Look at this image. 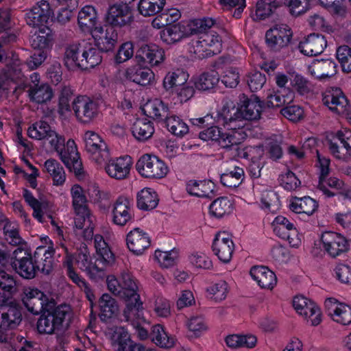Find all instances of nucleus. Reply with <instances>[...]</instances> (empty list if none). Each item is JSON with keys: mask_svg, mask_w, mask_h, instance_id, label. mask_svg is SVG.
Wrapping results in <instances>:
<instances>
[{"mask_svg": "<svg viewBox=\"0 0 351 351\" xmlns=\"http://www.w3.org/2000/svg\"><path fill=\"white\" fill-rule=\"evenodd\" d=\"M228 110L221 108L219 111V122L223 125V129L217 126L208 128L199 133V138L205 141H214L223 149H231L241 143L247 134L236 128L241 127V123L230 121L228 114Z\"/></svg>", "mask_w": 351, "mask_h": 351, "instance_id": "1", "label": "nucleus"}, {"mask_svg": "<svg viewBox=\"0 0 351 351\" xmlns=\"http://www.w3.org/2000/svg\"><path fill=\"white\" fill-rule=\"evenodd\" d=\"M101 61V52L91 43L82 42L69 45L65 48L64 62L69 70H88L99 65Z\"/></svg>", "mask_w": 351, "mask_h": 351, "instance_id": "2", "label": "nucleus"}, {"mask_svg": "<svg viewBox=\"0 0 351 351\" xmlns=\"http://www.w3.org/2000/svg\"><path fill=\"white\" fill-rule=\"evenodd\" d=\"M72 207L76 215L75 226L82 230V234L86 240L93 237L95 217L91 214L87 206V198L84 189L78 184H73L70 189Z\"/></svg>", "mask_w": 351, "mask_h": 351, "instance_id": "3", "label": "nucleus"}, {"mask_svg": "<svg viewBox=\"0 0 351 351\" xmlns=\"http://www.w3.org/2000/svg\"><path fill=\"white\" fill-rule=\"evenodd\" d=\"M228 110V114L231 118L230 121L241 123V127L236 130H241L247 134L245 128V120L254 121L261 118L263 112V103L256 97L250 99H245L237 108L232 101H225L221 107Z\"/></svg>", "mask_w": 351, "mask_h": 351, "instance_id": "4", "label": "nucleus"}, {"mask_svg": "<svg viewBox=\"0 0 351 351\" xmlns=\"http://www.w3.org/2000/svg\"><path fill=\"white\" fill-rule=\"evenodd\" d=\"M40 313L36 323L38 332L41 335H53L62 330L69 307L60 305L51 308V306Z\"/></svg>", "mask_w": 351, "mask_h": 351, "instance_id": "5", "label": "nucleus"}, {"mask_svg": "<svg viewBox=\"0 0 351 351\" xmlns=\"http://www.w3.org/2000/svg\"><path fill=\"white\" fill-rule=\"evenodd\" d=\"M84 148L89 158L101 165L110 158V151L104 139L93 130L86 131L82 136Z\"/></svg>", "mask_w": 351, "mask_h": 351, "instance_id": "6", "label": "nucleus"}, {"mask_svg": "<svg viewBox=\"0 0 351 351\" xmlns=\"http://www.w3.org/2000/svg\"><path fill=\"white\" fill-rule=\"evenodd\" d=\"M222 43L220 36L214 32L202 34L191 43L190 51L198 58L218 54L221 51Z\"/></svg>", "mask_w": 351, "mask_h": 351, "instance_id": "7", "label": "nucleus"}, {"mask_svg": "<svg viewBox=\"0 0 351 351\" xmlns=\"http://www.w3.org/2000/svg\"><path fill=\"white\" fill-rule=\"evenodd\" d=\"M137 171L144 178L161 179L168 173V167L165 162L155 156L144 154L136 164Z\"/></svg>", "mask_w": 351, "mask_h": 351, "instance_id": "8", "label": "nucleus"}, {"mask_svg": "<svg viewBox=\"0 0 351 351\" xmlns=\"http://www.w3.org/2000/svg\"><path fill=\"white\" fill-rule=\"evenodd\" d=\"M320 241L322 250L331 258L340 256L349 250L348 240L345 236L336 232L326 231L323 232Z\"/></svg>", "mask_w": 351, "mask_h": 351, "instance_id": "9", "label": "nucleus"}, {"mask_svg": "<svg viewBox=\"0 0 351 351\" xmlns=\"http://www.w3.org/2000/svg\"><path fill=\"white\" fill-rule=\"evenodd\" d=\"M76 265L79 269L93 280L103 278L106 275L107 267L104 264L97 262V258L93 262L90 252L86 247H83L74 256L73 265Z\"/></svg>", "mask_w": 351, "mask_h": 351, "instance_id": "10", "label": "nucleus"}, {"mask_svg": "<svg viewBox=\"0 0 351 351\" xmlns=\"http://www.w3.org/2000/svg\"><path fill=\"white\" fill-rule=\"evenodd\" d=\"M293 306L307 324L317 326L322 322V312L319 306L310 299L297 295L293 300Z\"/></svg>", "mask_w": 351, "mask_h": 351, "instance_id": "11", "label": "nucleus"}, {"mask_svg": "<svg viewBox=\"0 0 351 351\" xmlns=\"http://www.w3.org/2000/svg\"><path fill=\"white\" fill-rule=\"evenodd\" d=\"M12 265L24 278L32 279L36 276L38 267L34 263L31 254L26 250L18 247L13 252Z\"/></svg>", "mask_w": 351, "mask_h": 351, "instance_id": "12", "label": "nucleus"}, {"mask_svg": "<svg viewBox=\"0 0 351 351\" xmlns=\"http://www.w3.org/2000/svg\"><path fill=\"white\" fill-rule=\"evenodd\" d=\"M73 110L77 120L83 123H89L98 115L97 104L86 96H79L73 102Z\"/></svg>", "mask_w": 351, "mask_h": 351, "instance_id": "13", "label": "nucleus"}, {"mask_svg": "<svg viewBox=\"0 0 351 351\" xmlns=\"http://www.w3.org/2000/svg\"><path fill=\"white\" fill-rule=\"evenodd\" d=\"M22 301L28 311L34 315H38L51 306L48 297L35 287H27L24 289Z\"/></svg>", "mask_w": 351, "mask_h": 351, "instance_id": "14", "label": "nucleus"}, {"mask_svg": "<svg viewBox=\"0 0 351 351\" xmlns=\"http://www.w3.org/2000/svg\"><path fill=\"white\" fill-rule=\"evenodd\" d=\"M327 315L335 322L342 325L351 324V306L329 298L324 302Z\"/></svg>", "mask_w": 351, "mask_h": 351, "instance_id": "15", "label": "nucleus"}, {"mask_svg": "<svg viewBox=\"0 0 351 351\" xmlns=\"http://www.w3.org/2000/svg\"><path fill=\"white\" fill-rule=\"evenodd\" d=\"M133 217L132 202L127 197H119L112 206V222L117 226H124L131 222Z\"/></svg>", "mask_w": 351, "mask_h": 351, "instance_id": "16", "label": "nucleus"}, {"mask_svg": "<svg viewBox=\"0 0 351 351\" xmlns=\"http://www.w3.org/2000/svg\"><path fill=\"white\" fill-rule=\"evenodd\" d=\"M234 247L232 237L226 232L216 234L212 246L215 255L224 263L231 261Z\"/></svg>", "mask_w": 351, "mask_h": 351, "instance_id": "17", "label": "nucleus"}, {"mask_svg": "<svg viewBox=\"0 0 351 351\" xmlns=\"http://www.w3.org/2000/svg\"><path fill=\"white\" fill-rule=\"evenodd\" d=\"M53 11L47 1L42 0L36 3L26 14L27 24L32 26L46 25Z\"/></svg>", "mask_w": 351, "mask_h": 351, "instance_id": "18", "label": "nucleus"}, {"mask_svg": "<svg viewBox=\"0 0 351 351\" xmlns=\"http://www.w3.org/2000/svg\"><path fill=\"white\" fill-rule=\"evenodd\" d=\"M132 165V158L128 156H121L108 160L101 166H104L106 173L112 178L122 180L125 178Z\"/></svg>", "mask_w": 351, "mask_h": 351, "instance_id": "19", "label": "nucleus"}, {"mask_svg": "<svg viewBox=\"0 0 351 351\" xmlns=\"http://www.w3.org/2000/svg\"><path fill=\"white\" fill-rule=\"evenodd\" d=\"M291 36V31L287 25L277 26L266 32V43L271 50L279 51L288 45Z\"/></svg>", "mask_w": 351, "mask_h": 351, "instance_id": "20", "label": "nucleus"}, {"mask_svg": "<svg viewBox=\"0 0 351 351\" xmlns=\"http://www.w3.org/2000/svg\"><path fill=\"white\" fill-rule=\"evenodd\" d=\"M322 101L325 106L337 114H348L349 111L348 101L340 88L327 90L323 95Z\"/></svg>", "mask_w": 351, "mask_h": 351, "instance_id": "21", "label": "nucleus"}, {"mask_svg": "<svg viewBox=\"0 0 351 351\" xmlns=\"http://www.w3.org/2000/svg\"><path fill=\"white\" fill-rule=\"evenodd\" d=\"M126 241L130 251L138 256L143 254L151 245L149 235L139 228H135L128 233Z\"/></svg>", "mask_w": 351, "mask_h": 351, "instance_id": "22", "label": "nucleus"}, {"mask_svg": "<svg viewBox=\"0 0 351 351\" xmlns=\"http://www.w3.org/2000/svg\"><path fill=\"white\" fill-rule=\"evenodd\" d=\"M106 19L112 26L121 27L132 22V13L126 3L114 4L109 8Z\"/></svg>", "mask_w": 351, "mask_h": 351, "instance_id": "23", "label": "nucleus"}, {"mask_svg": "<svg viewBox=\"0 0 351 351\" xmlns=\"http://www.w3.org/2000/svg\"><path fill=\"white\" fill-rule=\"evenodd\" d=\"M136 57L152 67L158 66L165 61V51L156 45H143L137 51Z\"/></svg>", "mask_w": 351, "mask_h": 351, "instance_id": "24", "label": "nucleus"}, {"mask_svg": "<svg viewBox=\"0 0 351 351\" xmlns=\"http://www.w3.org/2000/svg\"><path fill=\"white\" fill-rule=\"evenodd\" d=\"M90 34L99 50L109 51L114 47L117 36L112 27L104 29L103 27L99 26L95 27Z\"/></svg>", "mask_w": 351, "mask_h": 351, "instance_id": "25", "label": "nucleus"}, {"mask_svg": "<svg viewBox=\"0 0 351 351\" xmlns=\"http://www.w3.org/2000/svg\"><path fill=\"white\" fill-rule=\"evenodd\" d=\"M250 274L261 289L271 290L277 284L276 274L267 267L254 266L251 268Z\"/></svg>", "mask_w": 351, "mask_h": 351, "instance_id": "26", "label": "nucleus"}, {"mask_svg": "<svg viewBox=\"0 0 351 351\" xmlns=\"http://www.w3.org/2000/svg\"><path fill=\"white\" fill-rule=\"evenodd\" d=\"M326 45V40L323 36L313 34L300 43L298 49L305 56H317L324 51Z\"/></svg>", "mask_w": 351, "mask_h": 351, "instance_id": "27", "label": "nucleus"}, {"mask_svg": "<svg viewBox=\"0 0 351 351\" xmlns=\"http://www.w3.org/2000/svg\"><path fill=\"white\" fill-rule=\"evenodd\" d=\"M308 73L315 78H329L337 73V64L332 60H314L308 66Z\"/></svg>", "mask_w": 351, "mask_h": 351, "instance_id": "28", "label": "nucleus"}, {"mask_svg": "<svg viewBox=\"0 0 351 351\" xmlns=\"http://www.w3.org/2000/svg\"><path fill=\"white\" fill-rule=\"evenodd\" d=\"M30 43L32 47L39 51H48L52 45L51 30L47 26H36Z\"/></svg>", "mask_w": 351, "mask_h": 351, "instance_id": "29", "label": "nucleus"}, {"mask_svg": "<svg viewBox=\"0 0 351 351\" xmlns=\"http://www.w3.org/2000/svg\"><path fill=\"white\" fill-rule=\"evenodd\" d=\"M98 14L93 5H85L78 12L77 23L80 29L84 32H92L97 26Z\"/></svg>", "mask_w": 351, "mask_h": 351, "instance_id": "30", "label": "nucleus"}, {"mask_svg": "<svg viewBox=\"0 0 351 351\" xmlns=\"http://www.w3.org/2000/svg\"><path fill=\"white\" fill-rule=\"evenodd\" d=\"M66 148L67 152L61 154L60 159L76 176H80L82 173V163L78 158L77 147L73 140L69 139L66 142Z\"/></svg>", "mask_w": 351, "mask_h": 351, "instance_id": "31", "label": "nucleus"}, {"mask_svg": "<svg viewBox=\"0 0 351 351\" xmlns=\"http://www.w3.org/2000/svg\"><path fill=\"white\" fill-rule=\"evenodd\" d=\"M125 77L141 86L151 84L155 80V74L149 68L130 66L125 71Z\"/></svg>", "mask_w": 351, "mask_h": 351, "instance_id": "32", "label": "nucleus"}, {"mask_svg": "<svg viewBox=\"0 0 351 351\" xmlns=\"http://www.w3.org/2000/svg\"><path fill=\"white\" fill-rule=\"evenodd\" d=\"M215 184L210 180H190L186 191L191 195L202 198H210L215 190Z\"/></svg>", "mask_w": 351, "mask_h": 351, "instance_id": "33", "label": "nucleus"}, {"mask_svg": "<svg viewBox=\"0 0 351 351\" xmlns=\"http://www.w3.org/2000/svg\"><path fill=\"white\" fill-rule=\"evenodd\" d=\"M317 208V202L308 196L295 197L290 199L289 208L295 213L306 214L310 216L315 213Z\"/></svg>", "mask_w": 351, "mask_h": 351, "instance_id": "34", "label": "nucleus"}, {"mask_svg": "<svg viewBox=\"0 0 351 351\" xmlns=\"http://www.w3.org/2000/svg\"><path fill=\"white\" fill-rule=\"evenodd\" d=\"M44 171L52 180L56 186H62L66 180V172L63 167L55 159H48L44 163Z\"/></svg>", "mask_w": 351, "mask_h": 351, "instance_id": "35", "label": "nucleus"}, {"mask_svg": "<svg viewBox=\"0 0 351 351\" xmlns=\"http://www.w3.org/2000/svg\"><path fill=\"white\" fill-rule=\"evenodd\" d=\"M94 245L97 262L104 264L107 267L111 266L114 263V256L103 237L99 234L95 235Z\"/></svg>", "mask_w": 351, "mask_h": 351, "instance_id": "36", "label": "nucleus"}, {"mask_svg": "<svg viewBox=\"0 0 351 351\" xmlns=\"http://www.w3.org/2000/svg\"><path fill=\"white\" fill-rule=\"evenodd\" d=\"M319 189L327 197H332L337 193H345L348 191L345 183L335 177L319 178Z\"/></svg>", "mask_w": 351, "mask_h": 351, "instance_id": "37", "label": "nucleus"}, {"mask_svg": "<svg viewBox=\"0 0 351 351\" xmlns=\"http://www.w3.org/2000/svg\"><path fill=\"white\" fill-rule=\"evenodd\" d=\"M21 321L20 311L14 307L3 306L0 309V329L15 328Z\"/></svg>", "mask_w": 351, "mask_h": 351, "instance_id": "38", "label": "nucleus"}, {"mask_svg": "<svg viewBox=\"0 0 351 351\" xmlns=\"http://www.w3.org/2000/svg\"><path fill=\"white\" fill-rule=\"evenodd\" d=\"M192 81L196 89L202 91H210L218 84L219 76L216 71H210L193 77Z\"/></svg>", "mask_w": 351, "mask_h": 351, "instance_id": "39", "label": "nucleus"}, {"mask_svg": "<svg viewBox=\"0 0 351 351\" xmlns=\"http://www.w3.org/2000/svg\"><path fill=\"white\" fill-rule=\"evenodd\" d=\"M152 341L158 347L169 349L175 346L176 339L160 324L154 325L151 332Z\"/></svg>", "mask_w": 351, "mask_h": 351, "instance_id": "40", "label": "nucleus"}, {"mask_svg": "<svg viewBox=\"0 0 351 351\" xmlns=\"http://www.w3.org/2000/svg\"><path fill=\"white\" fill-rule=\"evenodd\" d=\"M99 316L107 320L116 316L119 311L117 301L108 293L103 294L99 300Z\"/></svg>", "mask_w": 351, "mask_h": 351, "instance_id": "41", "label": "nucleus"}, {"mask_svg": "<svg viewBox=\"0 0 351 351\" xmlns=\"http://www.w3.org/2000/svg\"><path fill=\"white\" fill-rule=\"evenodd\" d=\"M293 98L294 93L289 88L273 90L267 94L266 104L269 108H278L285 104L291 103Z\"/></svg>", "mask_w": 351, "mask_h": 351, "instance_id": "42", "label": "nucleus"}, {"mask_svg": "<svg viewBox=\"0 0 351 351\" xmlns=\"http://www.w3.org/2000/svg\"><path fill=\"white\" fill-rule=\"evenodd\" d=\"M121 287L123 288V298L125 302L137 301L140 299L138 293V285L135 279L128 273L121 275Z\"/></svg>", "mask_w": 351, "mask_h": 351, "instance_id": "43", "label": "nucleus"}, {"mask_svg": "<svg viewBox=\"0 0 351 351\" xmlns=\"http://www.w3.org/2000/svg\"><path fill=\"white\" fill-rule=\"evenodd\" d=\"M132 132L138 141H144L153 135L154 127L147 118L137 119L132 125Z\"/></svg>", "mask_w": 351, "mask_h": 351, "instance_id": "44", "label": "nucleus"}, {"mask_svg": "<svg viewBox=\"0 0 351 351\" xmlns=\"http://www.w3.org/2000/svg\"><path fill=\"white\" fill-rule=\"evenodd\" d=\"M143 304L140 299L137 301H130L126 302V307L123 311V315L125 320L130 322L132 325L135 323L136 324H142L145 322V319L143 316Z\"/></svg>", "mask_w": 351, "mask_h": 351, "instance_id": "45", "label": "nucleus"}, {"mask_svg": "<svg viewBox=\"0 0 351 351\" xmlns=\"http://www.w3.org/2000/svg\"><path fill=\"white\" fill-rule=\"evenodd\" d=\"M234 209V204L231 199L227 197H221L214 200L209 206L210 215L222 218L230 215Z\"/></svg>", "mask_w": 351, "mask_h": 351, "instance_id": "46", "label": "nucleus"}, {"mask_svg": "<svg viewBox=\"0 0 351 351\" xmlns=\"http://www.w3.org/2000/svg\"><path fill=\"white\" fill-rule=\"evenodd\" d=\"M244 178V171L240 167L234 165L225 170L221 175V182L227 187H237Z\"/></svg>", "mask_w": 351, "mask_h": 351, "instance_id": "47", "label": "nucleus"}, {"mask_svg": "<svg viewBox=\"0 0 351 351\" xmlns=\"http://www.w3.org/2000/svg\"><path fill=\"white\" fill-rule=\"evenodd\" d=\"M158 204L156 191L151 188H144L137 194V206L141 210H152Z\"/></svg>", "mask_w": 351, "mask_h": 351, "instance_id": "48", "label": "nucleus"}, {"mask_svg": "<svg viewBox=\"0 0 351 351\" xmlns=\"http://www.w3.org/2000/svg\"><path fill=\"white\" fill-rule=\"evenodd\" d=\"M189 79V75L181 69H176L169 71L165 76L162 81L163 88L169 91L174 87H179L184 85Z\"/></svg>", "mask_w": 351, "mask_h": 351, "instance_id": "49", "label": "nucleus"}, {"mask_svg": "<svg viewBox=\"0 0 351 351\" xmlns=\"http://www.w3.org/2000/svg\"><path fill=\"white\" fill-rule=\"evenodd\" d=\"M16 285L14 278L4 270H0V306L10 298Z\"/></svg>", "mask_w": 351, "mask_h": 351, "instance_id": "50", "label": "nucleus"}, {"mask_svg": "<svg viewBox=\"0 0 351 351\" xmlns=\"http://www.w3.org/2000/svg\"><path fill=\"white\" fill-rule=\"evenodd\" d=\"M27 92L30 100L37 104H43L50 101L53 97L51 88L45 83H41L37 86L29 87Z\"/></svg>", "mask_w": 351, "mask_h": 351, "instance_id": "51", "label": "nucleus"}, {"mask_svg": "<svg viewBox=\"0 0 351 351\" xmlns=\"http://www.w3.org/2000/svg\"><path fill=\"white\" fill-rule=\"evenodd\" d=\"M225 342L228 347L232 349L242 347L252 348L256 346L257 339L252 335H230L226 337Z\"/></svg>", "mask_w": 351, "mask_h": 351, "instance_id": "52", "label": "nucleus"}, {"mask_svg": "<svg viewBox=\"0 0 351 351\" xmlns=\"http://www.w3.org/2000/svg\"><path fill=\"white\" fill-rule=\"evenodd\" d=\"M105 335L111 341L112 345H117L118 348L131 341L128 331L122 326L107 328L105 330Z\"/></svg>", "mask_w": 351, "mask_h": 351, "instance_id": "53", "label": "nucleus"}, {"mask_svg": "<svg viewBox=\"0 0 351 351\" xmlns=\"http://www.w3.org/2000/svg\"><path fill=\"white\" fill-rule=\"evenodd\" d=\"M166 0H139L138 11L145 17L153 16L164 8Z\"/></svg>", "mask_w": 351, "mask_h": 351, "instance_id": "54", "label": "nucleus"}, {"mask_svg": "<svg viewBox=\"0 0 351 351\" xmlns=\"http://www.w3.org/2000/svg\"><path fill=\"white\" fill-rule=\"evenodd\" d=\"M145 114L153 119H159L167 116L168 107L160 99L149 100L143 108Z\"/></svg>", "mask_w": 351, "mask_h": 351, "instance_id": "55", "label": "nucleus"}, {"mask_svg": "<svg viewBox=\"0 0 351 351\" xmlns=\"http://www.w3.org/2000/svg\"><path fill=\"white\" fill-rule=\"evenodd\" d=\"M66 265L68 267V276L73 282L77 284L79 287L84 289L87 299L90 302V306L93 307L95 296L93 290L87 285V283L75 272V269L72 268L71 259L68 258L66 261Z\"/></svg>", "mask_w": 351, "mask_h": 351, "instance_id": "56", "label": "nucleus"}, {"mask_svg": "<svg viewBox=\"0 0 351 351\" xmlns=\"http://www.w3.org/2000/svg\"><path fill=\"white\" fill-rule=\"evenodd\" d=\"M184 37L183 27L176 24L165 28L160 32L161 40L167 45H172L180 41Z\"/></svg>", "mask_w": 351, "mask_h": 351, "instance_id": "57", "label": "nucleus"}, {"mask_svg": "<svg viewBox=\"0 0 351 351\" xmlns=\"http://www.w3.org/2000/svg\"><path fill=\"white\" fill-rule=\"evenodd\" d=\"M166 125L170 132L179 137L184 136L189 130L188 125L176 115L167 117Z\"/></svg>", "mask_w": 351, "mask_h": 351, "instance_id": "58", "label": "nucleus"}, {"mask_svg": "<svg viewBox=\"0 0 351 351\" xmlns=\"http://www.w3.org/2000/svg\"><path fill=\"white\" fill-rule=\"evenodd\" d=\"M228 291V285L224 280H219L206 289L208 296L216 302H221L225 300Z\"/></svg>", "mask_w": 351, "mask_h": 351, "instance_id": "59", "label": "nucleus"}, {"mask_svg": "<svg viewBox=\"0 0 351 351\" xmlns=\"http://www.w3.org/2000/svg\"><path fill=\"white\" fill-rule=\"evenodd\" d=\"M51 130V126L47 122L39 121L29 126L27 135L31 138L41 141L45 139Z\"/></svg>", "mask_w": 351, "mask_h": 351, "instance_id": "60", "label": "nucleus"}, {"mask_svg": "<svg viewBox=\"0 0 351 351\" xmlns=\"http://www.w3.org/2000/svg\"><path fill=\"white\" fill-rule=\"evenodd\" d=\"M280 5L277 0H259L256 3V16L264 19L270 16Z\"/></svg>", "mask_w": 351, "mask_h": 351, "instance_id": "61", "label": "nucleus"}, {"mask_svg": "<svg viewBox=\"0 0 351 351\" xmlns=\"http://www.w3.org/2000/svg\"><path fill=\"white\" fill-rule=\"evenodd\" d=\"M261 208L271 212L278 210L280 206L278 194L273 191H266L262 193Z\"/></svg>", "mask_w": 351, "mask_h": 351, "instance_id": "62", "label": "nucleus"}, {"mask_svg": "<svg viewBox=\"0 0 351 351\" xmlns=\"http://www.w3.org/2000/svg\"><path fill=\"white\" fill-rule=\"evenodd\" d=\"M154 258L160 267L169 268L176 264L178 258V253L174 250L161 251L157 250L155 251Z\"/></svg>", "mask_w": 351, "mask_h": 351, "instance_id": "63", "label": "nucleus"}, {"mask_svg": "<svg viewBox=\"0 0 351 351\" xmlns=\"http://www.w3.org/2000/svg\"><path fill=\"white\" fill-rule=\"evenodd\" d=\"M336 56L343 72H351V49L346 45L340 46L336 52Z\"/></svg>", "mask_w": 351, "mask_h": 351, "instance_id": "64", "label": "nucleus"}]
</instances>
